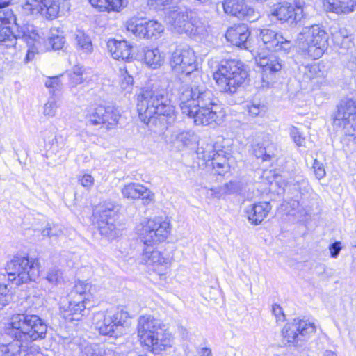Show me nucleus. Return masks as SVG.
<instances>
[{"mask_svg":"<svg viewBox=\"0 0 356 356\" xmlns=\"http://www.w3.org/2000/svg\"><path fill=\"white\" fill-rule=\"evenodd\" d=\"M131 63H127L120 67V86L123 90L130 92L134 84L133 76L129 74V70L131 68Z\"/></svg>","mask_w":356,"mask_h":356,"instance_id":"obj_37","label":"nucleus"},{"mask_svg":"<svg viewBox=\"0 0 356 356\" xmlns=\"http://www.w3.org/2000/svg\"><path fill=\"white\" fill-rule=\"evenodd\" d=\"M39 35L34 26L31 24H24L19 26L17 23L13 26L0 27V43L6 47H15L17 39H22L26 44L31 47L28 50L26 58L30 59L31 56H33V47L37 42Z\"/></svg>","mask_w":356,"mask_h":356,"instance_id":"obj_7","label":"nucleus"},{"mask_svg":"<svg viewBox=\"0 0 356 356\" xmlns=\"http://www.w3.org/2000/svg\"><path fill=\"white\" fill-rule=\"evenodd\" d=\"M341 249V242L337 241L332 243L329 247L331 257L332 258H337Z\"/></svg>","mask_w":356,"mask_h":356,"instance_id":"obj_59","label":"nucleus"},{"mask_svg":"<svg viewBox=\"0 0 356 356\" xmlns=\"http://www.w3.org/2000/svg\"><path fill=\"white\" fill-rule=\"evenodd\" d=\"M128 318L127 311L118 307L112 308L96 313L94 325L100 334L117 338L123 334Z\"/></svg>","mask_w":356,"mask_h":356,"instance_id":"obj_5","label":"nucleus"},{"mask_svg":"<svg viewBox=\"0 0 356 356\" xmlns=\"http://www.w3.org/2000/svg\"><path fill=\"white\" fill-rule=\"evenodd\" d=\"M313 169L315 173V175L318 179H321L325 176V170L324 168V165L318 161L317 159H314L313 163Z\"/></svg>","mask_w":356,"mask_h":356,"instance_id":"obj_56","label":"nucleus"},{"mask_svg":"<svg viewBox=\"0 0 356 356\" xmlns=\"http://www.w3.org/2000/svg\"><path fill=\"white\" fill-rule=\"evenodd\" d=\"M167 20L178 33H188L190 31L191 25L186 11L180 9L172 10Z\"/></svg>","mask_w":356,"mask_h":356,"instance_id":"obj_29","label":"nucleus"},{"mask_svg":"<svg viewBox=\"0 0 356 356\" xmlns=\"http://www.w3.org/2000/svg\"><path fill=\"white\" fill-rule=\"evenodd\" d=\"M106 113V107L98 105L88 110L86 118L92 125L104 126V114Z\"/></svg>","mask_w":356,"mask_h":356,"instance_id":"obj_35","label":"nucleus"},{"mask_svg":"<svg viewBox=\"0 0 356 356\" xmlns=\"http://www.w3.org/2000/svg\"><path fill=\"white\" fill-rule=\"evenodd\" d=\"M316 332V327L314 323L297 318L284 325L282 335L287 343L302 347Z\"/></svg>","mask_w":356,"mask_h":356,"instance_id":"obj_10","label":"nucleus"},{"mask_svg":"<svg viewBox=\"0 0 356 356\" xmlns=\"http://www.w3.org/2000/svg\"><path fill=\"white\" fill-rule=\"evenodd\" d=\"M107 48L114 59L125 60L127 63H131L129 60L132 58V47L127 41L110 40L107 42Z\"/></svg>","mask_w":356,"mask_h":356,"instance_id":"obj_28","label":"nucleus"},{"mask_svg":"<svg viewBox=\"0 0 356 356\" xmlns=\"http://www.w3.org/2000/svg\"><path fill=\"white\" fill-rule=\"evenodd\" d=\"M324 8L337 14H348L356 9V0H323Z\"/></svg>","mask_w":356,"mask_h":356,"instance_id":"obj_30","label":"nucleus"},{"mask_svg":"<svg viewBox=\"0 0 356 356\" xmlns=\"http://www.w3.org/2000/svg\"><path fill=\"white\" fill-rule=\"evenodd\" d=\"M272 313L276 318L277 322H283L285 321V314L283 309L278 304H274L272 306Z\"/></svg>","mask_w":356,"mask_h":356,"instance_id":"obj_57","label":"nucleus"},{"mask_svg":"<svg viewBox=\"0 0 356 356\" xmlns=\"http://www.w3.org/2000/svg\"><path fill=\"white\" fill-rule=\"evenodd\" d=\"M60 0H51V4L49 8L51 17H58L60 10Z\"/></svg>","mask_w":356,"mask_h":356,"instance_id":"obj_58","label":"nucleus"},{"mask_svg":"<svg viewBox=\"0 0 356 356\" xmlns=\"http://www.w3.org/2000/svg\"><path fill=\"white\" fill-rule=\"evenodd\" d=\"M300 53L312 60L321 58L328 45V34L319 25L305 26L298 37Z\"/></svg>","mask_w":356,"mask_h":356,"instance_id":"obj_4","label":"nucleus"},{"mask_svg":"<svg viewBox=\"0 0 356 356\" xmlns=\"http://www.w3.org/2000/svg\"><path fill=\"white\" fill-rule=\"evenodd\" d=\"M6 270L8 280L16 285L35 281L39 276V264L28 257H16L8 262Z\"/></svg>","mask_w":356,"mask_h":356,"instance_id":"obj_8","label":"nucleus"},{"mask_svg":"<svg viewBox=\"0 0 356 356\" xmlns=\"http://www.w3.org/2000/svg\"><path fill=\"white\" fill-rule=\"evenodd\" d=\"M356 100L351 98L342 99L337 106L334 125L343 129L346 136L353 137L356 143Z\"/></svg>","mask_w":356,"mask_h":356,"instance_id":"obj_11","label":"nucleus"},{"mask_svg":"<svg viewBox=\"0 0 356 356\" xmlns=\"http://www.w3.org/2000/svg\"><path fill=\"white\" fill-rule=\"evenodd\" d=\"M289 134L291 138L298 146H305V139L297 127L292 126L289 129Z\"/></svg>","mask_w":356,"mask_h":356,"instance_id":"obj_48","label":"nucleus"},{"mask_svg":"<svg viewBox=\"0 0 356 356\" xmlns=\"http://www.w3.org/2000/svg\"><path fill=\"white\" fill-rule=\"evenodd\" d=\"M78 181L82 186L89 189L94 185L95 179L91 175L85 173L79 176Z\"/></svg>","mask_w":356,"mask_h":356,"instance_id":"obj_55","label":"nucleus"},{"mask_svg":"<svg viewBox=\"0 0 356 356\" xmlns=\"http://www.w3.org/2000/svg\"><path fill=\"white\" fill-rule=\"evenodd\" d=\"M255 60L262 69L261 79L263 84L261 87H268L274 73L281 70L282 60L273 53H259L255 57Z\"/></svg>","mask_w":356,"mask_h":356,"instance_id":"obj_15","label":"nucleus"},{"mask_svg":"<svg viewBox=\"0 0 356 356\" xmlns=\"http://www.w3.org/2000/svg\"><path fill=\"white\" fill-rule=\"evenodd\" d=\"M89 298H77L70 300L67 307H62L61 313L66 321H79L85 315L86 309L92 306Z\"/></svg>","mask_w":356,"mask_h":356,"instance_id":"obj_20","label":"nucleus"},{"mask_svg":"<svg viewBox=\"0 0 356 356\" xmlns=\"http://www.w3.org/2000/svg\"><path fill=\"white\" fill-rule=\"evenodd\" d=\"M195 356H212V351L209 348H200L197 350Z\"/></svg>","mask_w":356,"mask_h":356,"instance_id":"obj_61","label":"nucleus"},{"mask_svg":"<svg viewBox=\"0 0 356 356\" xmlns=\"http://www.w3.org/2000/svg\"><path fill=\"white\" fill-rule=\"evenodd\" d=\"M170 63L177 73L190 74L197 69L195 53L187 44L178 45L172 53Z\"/></svg>","mask_w":356,"mask_h":356,"instance_id":"obj_12","label":"nucleus"},{"mask_svg":"<svg viewBox=\"0 0 356 356\" xmlns=\"http://www.w3.org/2000/svg\"><path fill=\"white\" fill-rule=\"evenodd\" d=\"M271 210V205L268 202H259L252 204L245 209V213L252 225H259L267 217Z\"/></svg>","mask_w":356,"mask_h":356,"instance_id":"obj_26","label":"nucleus"},{"mask_svg":"<svg viewBox=\"0 0 356 356\" xmlns=\"http://www.w3.org/2000/svg\"><path fill=\"white\" fill-rule=\"evenodd\" d=\"M265 106L260 103H252L248 105V113L252 117H257L263 115L265 113Z\"/></svg>","mask_w":356,"mask_h":356,"instance_id":"obj_53","label":"nucleus"},{"mask_svg":"<svg viewBox=\"0 0 356 356\" xmlns=\"http://www.w3.org/2000/svg\"><path fill=\"white\" fill-rule=\"evenodd\" d=\"M58 98L56 95L51 96L44 106L43 113L46 116L54 117L56 115Z\"/></svg>","mask_w":356,"mask_h":356,"instance_id":"obj_44","label":"nucleus"},{"mask_svg":"<svg viewBox=\"0 0 356 356\" xmlns=\"http://www.w3.org/2000/svg\"><path fill=\"white\" fill-rule=\"evenodd\" d=\"M213 92L203 84L184 86L180 90L179 106L182 113L197 125L219 124L223 113Z\"/></svg>","mask_w":356,"mask_h":356,"instance_id":"obj_1","label":"nucleus"},{"mask_svg":"<svg viewBox=\"0 0 356 356\" xmlns=\"http://www.w3.org/2000/svg\"><path fill=\"white\" fill-rule=\"evenodd\" d=\"M91 285L88 283L79 281L74 286L73 291L70 293V296L73 299L77 298H88L89 295L87 294V291L91 294Z\"/></svg>","mask_w":356,"mask_h":356,"instance_id":"obj_40","label":"nucleus"},{"mask_svg":"<svg viewBox=\"0 0 356 356\" xmlns=\"http://www.w3.org/2000/svg\"><path fill=\"white\" fill-rule=\"evenodd\" d=\"M172 0H148L147 5L151 9L163 10L170 7Z\"/></svg>","mask_w":356,"mask_h":356,"instance_id":"obj_47","label":"nucleus"},{"mask_svg":"<svg viewBox=\"0 0 356 356\" xmlns=\"http://www.w3.org/2000/svg\"><path fill=\"white\" fill-rule=\"evenodd\" d=\"M92 6L100 10L119 11L126 6L127 0H89Z\"/></svg>","mask_w":356,"mask_h":356,"instance_id":"obj_31","label":"nucleus"},{"mask_svg":"<svg viewBox=\"0 0 356 356\" xmlns=\"http://www.w3.org/2000/svg\"><path fill=\"white\" fill-rule=\"evenodd\" d=\"M293 190L299 193L298 197H302V195L309 193L310 187L307 181L302 179L301 181H296L292 186Z\"/></svg>","mask_w":356,"mask_h":356,"instance_id":"obj_49","label":"nucleus"},{"mask_svg":"<svg viewBox=\"0 0 356 356\" xmlns=\"http://www.w3.org/2000/svg\"><path fill=\"white\" fill-rule=\"evenodd\" d=\"M303 5L300 1H296L294 6L287 3H278L271 9V15L281 22L296 24L304 17Z\"/></svg>","mask_w":356,"mask_h":356,"instance_id":"obj_16","label":"nucleus"},{"mask_svg":"<svg viewBox=\"0 0 356 356\" xmlns=\"http://www.w3.org/2000/svg\"><path fill=\"white\" fill-rule=\"evenodd\" d=\"M0 297H3L6 298V300H9V301L10 300L9 290L5 284H0Z\"/></svg>","mask_w":356,"mask_h":356,"instance_id":"obj_62","label":"nucleus"},{"mask_svg":"<svg viewBox=\"0 0 356 356\" xmlns=\"http://www.w3.org/2000/svg\"><path fill=\"white\" fill-rule=\"evenodd\" d=\"M209 147V149L202 152V158L207 161H211V165L216 172L219 175H224L229 170L227 158L222 150L216 151Z\"/></svg>","mask_w":356,"mask_h":356,"instance_id":"obj_24","label":"nucleus"},{"mask_svg":"<svg viewBox=\"0 0 356 356\" xmlns=\"http://www.w3.org/2000/svg\"><path fill=\"white\" fill-rule=\"evenodd\" d=\"M295 197L296 199L291 200V202L289 203L291 204V207L293 209H296L299 206L298 195H296Z\"/></svg>","mask_w":356,"mask_h":356,"instance_id":"obj_64","label":"nucleus"},{"mask_svg":"<svg viewBox=\"0 0 356 356\" xmlns=\"http://www.w3.org/2000/svg\"><path fill=\"white\" fill-rule=\"evenodd\" d=\"M120 118L119 112L116 109L106 107V113L104 114V126L106 129H111L116 126Z\"/></svg>","mask_w":356,"mask_h":356,"instance_id":"obj_41","label":"nucleus"},{"mask_svg":"<svg viewBox=\"0 0 356 356\" xmlns=\"http://www.w3.org/2000/svg\"><path fill=\"white\" fill-rule=\"evenodd\" d=\"M126 31L138 38H151L157 36L163 31V26L157 21H143L131 19L124 24Z\"/></svg>","mask_w":356,"mask_h":356,"instance_id":"obj_14","label":"nucleus"},{"mask_svg":"<svg viewBox=\"0 0 356 356\" xmlns=\"http://www.w3.org/2000/svg\"><path fill=\"white\" fill-rule=\"evenodd\" d=\"M47 280L51 284H58L62 280V272L56 268H51L47 273Z\"/></svg>","mask_w":356,"mask_h":356,"instance_id":"obj_50","label":"nucleus"},{"mask_svg":"<svg viewBox=\"0 0 356 356\" xmlns=\"http://www.w3.org/2000/svg\"><path fill=\"white\" fill-rule=\"evenodd\" d=\"M143 53L144 62L149 67L156 69L163 64V58L157 48L153 49H145Z\"/></svg>","mask_w":356,"mask_h":356,"instance_id":"obj_34","label":"nucleus"},{"mask_svg":"<svg viewBox=\"0 0 356 356\" xmlns=\"http://www.w3.org/2000/svg\"><path fill=\"white\" fill-rule=\"evenodd\" d=\"M343 32H346V30L340 29L339 32H335L332 33V39L335 43V44L343 47L347 42H350V39L348 35H344Z\"/></svg>","mask_w":356,"mask_h":356,"instance_id":"obj_51","label":"nucleus"},{"mask_svg":"<svg viewBox=\"0 0 356 356\" xmlns=\"http://www.w3.org/2000/svg\"><path fill=\"white\" fill-rule=\"evenodd\" d=\"M275 145L268 138L267 140L259 143L254 149L257 158H261L264 161L268 160L274 154Z\"/></svg>","mask_w":356,"mask_h":356,"instance_id":"obj_33","label":"nucleus"},{"mask_svg":"<svg viewBox=\"0 0 356 356\" xmlns=\"http://www.w3.org/2000/svg\"><path fill=\"white\" fill-rule=\"evenodd\" d=\"M139 118L148 126L167 129L176 120L175 108L167 90L159 83L143 88L137 97Z\"/></svg>","mask_w":356,"mask_h":356,"instance_id":"obj_2","label":"nucleus"},{"mask_svg":"<svg viewBox=\"0 0 356 356\" xmlns=\"http://www.w3.org/2000/svg\"><path fill=\"white\" fill-rule=\"evenodd\" d=\"M75 41L78 49L84 53L89 54L93 50L92 41L88 35L83 31L77 30L75 33Z\"/></svg>","mask_w":356,"mask_h":356,"instance_id":"obj_36","label":"nucleus"},{"mask_svg":"<svg viewBox=\"0 0 356 356\" xmlns=\"http://www.w3.org/2000/svg\"><path fill=\"white\" fill-rule=\"evenodd\" d=\"M44 140L45 143H48L51 145H54V142L56 141V135L54 133L51 131H44L43 133Z\"/></svg>","mask_w":356,"mask_h":356,"instance_id":"obj_60","label":"nucleus"},{"mask_svg":"<svg viewBox=\"0 0 356 356\" xmlns=\"http://www.w3.org/2000/svg\"><path fill=\"white\" fill-rule=\"evenodd\" d=\"M173 343V338L169 332H167L164 328L161 330L157 336H154L149 343H145L142 345L144 348L155 354H159L168 348H171Z\"/></svg>","mask_w":356,"mask_h":356,"instance_id":"obj_25","label":"nucleus"},{"mask_svg":"<svg viewBox=\"0 0 356 356\" xmlns=\"http://www.w3.org/2000/svg\"><path fill=\"white\" fill-rule=\"evenodd\" d=\"M140 262L152 266L154 270L163 272L169 266V260L161 252L154 250L152 246H147L140 258Z\"/></svg>","mask_w":356,"mask_h":356,"instance_id":"obj_23","label":"nucleus"},{"mask_svg":"<svg viewBox=\"0 0 356 356\" xmlns=\"http://www.w3.org/2000/svg\"><path fill=\"white\" fill-rule=\"evenodd\" d=\"M60 31L57 29H51V34L47 40V45L54 50L61 49L65 42V38L59 34Z\"/></svg>","mask_w":356,"mask_h":356,"instance_id":"obj_39","label":"nucleus"},{"mask_svg":"<svg viewBox=\"0 0 356 356\" xmlns=\"http://www.w3.org/2000/svg\"><path fill=\"white\" fill-rule=\"evenodd\" d=\"M121 193L124 197L131 200L142 198L144 204H149L153 199V193L145 186L138 183L124 185Z\"/></svg>","mask_w":356,"mask_h":356,"instance_id":"obj_27","label":"nucleus"},{"mask_svg":"<svg viewBox=\"0 0 356 356\" xmlns=\"http://www.w3.org/2000/svg\"><path fill=\"white\" fill-rule=\"evenodd\" d=\"M164 328L159 320L151 315H143L138 318L137 324L138 337L141 345L149 343L154 337Z\"/></svg>","mask_w":356,"mask_h":356,"instance_id":"obj_17","label":"nucleus"},{"mask_svg":"<svg viewBox=\"0 0 356 356\" xmlns=\"http://www.w3.org/2000/svg\"><path fill=\"white\" fill-rule=\"evenodd\" d=\"M135 230L144 245L152 246L167 238L170 232V222L161 218L144 220Z\"/></svg>","mask_w":356,"mask_h":356,"instance_id":"obj_9","label":"nucleus"},{"mask_svg":"<svg viewBox=\"0 0 356 356\" xmlns=\"http://www.w3.org/2000/svg\"><path fill=\"white\" fill-rule=\"evenodd\" d=\"M60 76H51L44 81L45 86L49 89L50 92H54L61 88L62 83L60 81Z\"/></svg>","mask_w":356,"mask_h":356,"instance_id":"obj_46","label":"nucleus"},{"mask_svg":"<svg viewBox=\"0 0 356 356\" xmlns=\"http://www.w3.org/2000/svg\"><path fill=\"white\" fill-rule=\"evenodd\" d=\"M81 352L84 356H106L111 350L107 351L101 344L88 343L82 348Z\"/></svg>","mask_w":356,"mask_h":356,"instance_id":"obj_38","label":"nucleus"},{"mask_svg":"<svg viewBox=\"0 0 356 356\" xmlns=\"http://www.w3.org/2000/svg\"><path fill=\"white\" fill-rule=\"evenodd\" d=\"M244 188V183L241 180L234 179L225 184L221 188L225 194H233L241 192Z\"/></svg>","mask_w":356,"mask_h":356,"instance_id":"obj_43","label":"nucleus"},{"mask_svg":"<svg viewBox=\"0 0 356 356\" xmlns=\"http://www.w3.org/2000/svg\"><path fill=\"white\" fill-rule=\"evenodd\" d=\"M8 334L13 341L8 344H0V356H20L26 355L29 344L45 338L47 326L37 315L15 314L9 323Z\"/></svg>","mask_w":356,"mask_h":356,"instance_id":"obj_3","label":"nucleus"},{"mask_svg":"<svg viewBox=\"0 0 356 356\" xmlns=\"http://www.w3.org/2000/svg\"><path fill=\"white\" fill-rule=\"evenodd\" d=\"M22 10L26 15L33 16L42 15L47 19H54L56 17H51L49 12L51 0H19Z\"/></svg>","mask_w":356,"mask_h":356,"instance_id":"obj_22","label":"nucleus"},{"mask_svg":"<svg viewBox=\"0 0 356 356\" xmlns=\"http://www.w3.org/2000/svg\"><path fill=\"white\" fill-rule=\"evenodd\" d=\"M226 13L237 17L239 19L254 22L259 17L254 10L245 6L241 0H224L222 3Z\"/></svg>","mask_w":356,"mask_h":356,"instance_id":"obj_19","label":"nucleus"},{"mask_svg":"<svg viewBox=\"0 0 356 356\" xmlns=\"http://www.w3.org/2000/svg\"><path fill=\"white\" fill-rule=\"evenodd\" d=\"M348 66L353 70H356V51L354 52L349 59Z\"/></svg>","mask_w":356,"mask_h":356,"instance_id":"obj_63","label":"nucleus"},{"mask_svg":"<svg viewBox=\"0 0 356 356\" xmlns=\"http://www.w3.org/2000/svg\"><path fill=\"white\" fill-rule=\"evenodd\" d=\"M259 38L266 48L274 51L289 52L293 46V42L281 33L270 29L260 30Z\"/></svg>","mask_w":356,"mask_h":356,"instance_id":"obj_18","label":"nucleus"},{"mask_svg":"<svg viewBox=\"0 0 356 356\" xmlns=\"http://www.w3.org/2000/svg\"><path fill=\"white\" fill-rule=\"evenodd\" d=\"M63 233L62 229L56 225H49L42 229L41 234L44 236L51 237L54 236H59Z\"/></svg>","mask_w":356,"mask_h":356,"instance_id":"obj_52","label":"nucleus"},{"mask_svg":"<svg viewBox=\"0 0 356 356\" xmlns=\"http://www.w3.org/2000/svg\"><path fill=\"white\" fill-rule=\"evenodd\" d=\"M83 73L80 68H77L70 74V81L72 86H76L83 82Z\"/></svg>","mask_w":356,"mask_h":356,"instance_id":"obj_54","label":"nucleus"},{"mask_svg":"<svg viewBox=\"0 0 356 356\" xmlns=\"http://www.w3.org/2000/svg\"><path fill=\"white\" fill-rule=\"evenodd\" d=\"M250 35L249 29L245 24H238L229 28L225 34L227 41L233 45L245 49H249L251 47Z\"/></svg>","mask_w":356,"mask_h":356,"instance_id":"obj_21","label":"nucleus"},{"mask_svg":"<svg viewBox=\"0 0 356 356\" xmlns=\"http://www.w3.org/2000/svg\"><path fill=\"white\" fill-rule=\"evenodd\" d=\"M116 205L111 201H105L96 208L94 216L97 219V227L102 235L113 236L115 229L114 217Z\"/></svg>","mask_w":356,"mask_h":356,"instance_id":"obj_13","label":"nucleus"},{"mask_svg":"<svg viewBox=\"0 0 356 356\" xmlns=\"http://www.w3.org/2000/svg\"><path fill=\"white\" fill-rule=\"evenodd\" d=\"M17 22L16 17L11 9L6 8L0 10V27L13 26Z\"/></svg>","mask_w":356,"mask_h":356,"instance_id":"obj_42","label":"nucleus"},{"mask_svg":"<svg viewBox=\"0 0 356 356\" xmlns=\"http://www.w3.org/2000/svg\"><path fill=\"white\" fill-rule=\"evenodd\" d=\"M195 139L192 131H181L175 132L171 136V143L178 149H181L191 145Z\"/></svg>","mask_w":356,"mask_h":356,"instance_id":"obj_32","label":"nucleus"},{"mask_svg":"<svg viewBox=\"0 0 356 356\" xmlns=\"http://www.w3.org/2000/svg\"><path fill=\"white\" fill-rule=\"evenodd\" d=\"M191 26L190 27V31L188 33H193L194 35H204L207 33H208V26L203 22L197 21L194 22H191Z\"/></svg>","mask_w":356,"mask_h":356,"instance_id":"obj_45","label":"nucleus"},{"mask_svg":"<svg viewBox=\"0 0 356 356\" xmlns=\"http://www.w3.org/2000/svg\"><path fill=\"white\" fill-rule=\"evenodd\" d=\"M248 76L241 63L235 60L226 61L213 73V79L218 90L222 92L234 93Z\"/></svg>","mask_w":356,"mask_h":356,"instance_id":"obj_6","label":"nucleus"}]
</instances>
